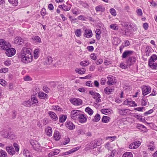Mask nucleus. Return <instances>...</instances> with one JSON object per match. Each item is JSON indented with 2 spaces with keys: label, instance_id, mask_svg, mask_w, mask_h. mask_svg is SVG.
<instances>
[{
  "label": "nucleus",
  "instance_id": "nucleus-61",
  "mask_svg": "<svg viewBox=\"0 0 157 157\" xmlns=\"http://www.w3.org/2000/svg\"><path fill=\"white\" fill-rule=\"evenodd\" d=\"M147 103V101L145 99L143 98L141 102V105L143 106H144L146 105Z\"/></svg>",
  "mask_w": 157,
  "mask_h": 157
},
{
  "label": "nucleus",
  "instance_id": "nucleus-41",
  "mask_svg": "<svg viewBox=\"0 0 157 157\" xmlns=\"http://www.w3.org/2000/svg\"><path fill=\"white\" fill-rule=\"evenodd\" d=\"M39 50L38 48L35 49L34 52V56L35 59H37L39 56Z\"/></svg>",
  "mask_w": 157,
  "mask_h": 157
},
{
  "label": "nucleus",
  "instance_id": "nucleus-20",
  "mask_svg": "<svg viewBox=\"0 0 157 157\" xmlns=\"http://www.w3.org/2000/svg\"><path fill=\"white\" fill-rule=\"evenodd\" d=\"M39 97L41 99H46L48 98V95L43 92H40L38 93Z\"/></svg>",
  "mask_w": 157,
  "mask_h": 157
},
{
  "label": "nucleus",
  "instance_id": "nucleus-52",
  "mask_svg": "<svg viewBox=\"0 0 157 157\" xmlns=\"http://www.w3.org/2000/svg\"><path fill=\"white\" fill-rule=\"evenodd\" d=\"M151 51V49L149 47H147L146 49V56H149V53Z\"/></svg>",
  "mask_w": 157,
  "mask_h": 157
},
{
  "label": "nucleus",
  "instance_id": "nucleus-18",
  "mask_svg": "<svg viewBox=\"0 0 157 157\" xmlns=\"http://www.w3.org/2000/svg\"><path fill=\"white\" fill-rule=\"evenodd\" d=\"M6 150L8 153L11 155L15 154V151L14 150L13 147L12 146H7L6 147Z\"/></svg>",
  "mask_w": 157,
  "mask_h": 157
},
{
  "label": "nucleus",
  "instance_id": "nucleus-22",
  "mask_svg": "<svg viewBox=\"0 0 157 157\" xmlns=\"http://www.w3.org/2000/svg\"><path fill=\"white\" fill-rule=\"evenodd\" d=\"M23 40L20 37H16L14 40V43L18 45H21L23 42Z\"/></svg>",
  "mask_w": 157,
  "mask_h": 157
},
{
  "label": "nucleus",
  "instance_id": "nucleus-7",
  "mask_svg": "<svg viewBox=\"0 0 157 157\" xmlns=\"http://www.w3.org/2000/svg\"><path fill=\"white\" fill-rule=\"evenodd\" d=\"M141 88L142 91V94L145 96L150 93L151 88L148 86L143 85L141 86Z\"/></svg>",
  "mask_w": 157,
  "mask_h": 157
},
{
  "label": "nucleus",
  "instance_id": "nucleus-35",
  "mask_svg": "<svg viewBox=\"0 0 157 157\" xmlns=\"http://www.w3.org/2000/svg\"><path fill=\"white\" fill-rule=\"evenodd\" d=\"M67 115H61L60 116L59 118V122L60 123L64 122L67 118Z\"/></svg>",
  "mask_w": 157,
  "mask_h": 157
},
{
  "label": "nucleus",
  "instance_id": "nucleus-29",
  "mask_svg": "<svg viewBox=\"0 0 157 157\" xmlns=\"http://www.w3.org/2000/svg\"><path fill=\"white\" fill-rule=\"evenodd\" d=\"M71 6V5L68 4L67 2L66 3V4L63 5V6H64L63 10L65 11H69L70 10Z\"/></svg>",
  "mask_w": 157,
  "mask_h": 157
},
{
  "label": "nucleus",
  "instance_id": "nucleus-44",
  "mask_svg": "<svg viewBox=\"0 0 157 157\" xmlns=\"http://www.w3.org/2000/svg\"><path fill=\"white\" fill-rule=\"evenodd\" d=\"M7 154L6 151L1 150L0 151V157H7Z\"/></svg>",
  "mask_w": 157,
  "mask_h": 157
},
{
  "label": "nucleus",
  "instance_id": "nucleus-36",
  "mask_svg": "<svg viewBox=\"0 0 157 157\" xmlns=\"http://www.w3.org/2000/svg\"><path fill=\"white\" fill-rule=\"evenodd\" d=\"M52 108L54 110L56 111L59 112L63 111L62 109L58 105H54L52 106Z\"/></svg>",
  "mask_w": 157,
  "mask_h": 157
},
{
  "label": "nucleus",
  "instance_id": "nucleus-55",
  "mask_svg": "<svg viewBox=\"0 0 157 157\" xmlns=\"http://www.w3.org/2000/svg\"><path fill=\"white\" fill-rule=\"evenodd\" d=\"M136 12L137 14V15L139 16H142L143 13L142 11V10L140 9H138L136 10Z\"/></svg>",
  "mask_w": 157,
  "mask_h": 157
},
{
  "label": "nucleus",
  "instance_id": "nucleus-34",
  "mask_svg": "<svg viewBox=\"0 0 157 157\" xmlns=\"http://www.w3.org/2000/svg\"><path fill=\"white\" fill-rule=\"evenodd\" d=\"M100 118L101 117L99 114L97 113L94 116V118L92 119V121L94 122H97L100 120Z\"/></svg>",
  "mask_w": 157,
  "mask_h": 157
},
{
  "label": "nucleus",
  "instance_id": "nucleus-1",
  "mask_svg": "<svg viewBox=\"0 0 157 157\" xmlns=\"http://www.w3.org/2000/svg\"><path fill=\"white\" fill-rule=\"evenodd\" d=\"M21 61L24 63H28L33 61V57L30 50L26 48H23L19 56Z\"/></svg>",
  "mask_w": 157,
  "mask_h": 157
},
{
  "label": "nucleus",
  "instance_id": "nucleus-48",
  "mask_svg": "<svg viewBox=\"0 0 157 157\" xmlns=\"http://www.w3.org/2000/svg\"><path fill=\"white\" fill-rule=\"evenodd\" d=\"M128 105L130 106H136L137 105L135 103V102L133 101H129L128 102Z\"/></svg>",
  "mask_w": 157,
  "mask_h": 157
},
{
  "label": "nucleus",
  "instance_id": "nucleus-27",
  "mask_svg": "<svg viewBox=\"0 0 157 157\" xmlns=\"http://www.w3.org/2000/svg\"><path fill=\"white\" fill-rule=\"evenodd\" d=\"M114 90V89L110 88L108 87H106L104 89V91L105 93L107 94H111L112 92H113Z\"/></svg>",
  "mask_w": 157,
  "mask_h": 157
},
{
  "label": "nucleus",
  "instance_id": "nucleus-57",
  "mask_svg": "<svg viewBox=\"0 0 157 157\" xmlns=\"http://www.w3.org/2000/svg\"><path fill=\"white\" fill-rule=\"evenodd\" d=\"M86 85L90 87H93V82L91 81H87L86 83Z\"/></svg>",
  "mask_w": 157,
  "mask_h": 157
},
{
  "label": "nucleus",
  "instance_id": "nucleus-9",
  "mask_svg": "<svg viewBox=\"0 0 157 157\" xmlns=\"http://www.w3.org/2000/svg\"><path fill=\"white\" fill-rule=\"evenodd\" d=\"M31 144L34 149L36 151H39L41 149V147L39 143L36 141H33Z\"/></svg>",
  "mask_w": 157,
  "mask_h": 157
},
{
  "label": "nucleus",
  "instance_id": "nucleus-21",
  "mask_svg": "<svg viewBox=\"0 0 157 157\" xmlns=\"http://www.w3.org/2000/svg\"><path fill=\"white\" fill-rule=\"evenodd\" d=\"M118 110L119 114L121 115H126L129 111V110L127 109H118Z\"/></svg>",
  "mask_w": 157,
  "mask_h": 157
},
{
  "label": "nucleus",
  "instance_id": "nucleus-23",
  "mask_svg": "<svg viewBox=\"0 0 157 157\" xmlns=\"http://www.w3.org/2000/svg\"><path fill=\"white\" fill-rule=\"evenodd\" d=\"M53 137L56 140H59L61 138V135L59 132L57 131L54 132L53 134Z\"/></svg>",
  "mask_w": 157,
  "mask_h": 157
},
{
  "label": "nucleus",
  "instance_id": "nucleus-46",
  "mask_svg": "<svg viewBox=\"0 0 157 157\" xmlns=\"http://www.w3.org/2000/svg\"><path fill=\"white\" fill-rule=\"evenodd\" d=\"M122 157H133V156L132 153L126 152L123 154Z\"/></svg>",
  "mask_w": 157,
  "mask_h": 157
},
{
  "label": "nucleus",
  "instance_id": "nucleus-60",
  "mask_svg": "<svg viewBox=\"0 0 157 157\" xmlns=\"http://www.w3.org/2000/svg\"><path fill=\"white\" fill-rule=\"evenodd\" d=\"M6 82L3 79H0V84L3 86L6 85Z\"/></svg>",
  "mask_w": 157,
  "mask_h": 157
},
{
  "label": "nucleus",
  "instance_id": "nucleus-32",
  "mask_svg": "<svg viewBox=\"0 0 157 157\" xmlns=\"http://www.w3.org/2000/svg\"><path fill=\"white\" fill-rule=\"evenodd\" d=\"M75 71L80 74H83L85 73L86 70L84 68L81 69L77 68L75 69Z\"/></svg>",
  "mask_w": 157,
  "mask_h": 157
},
{
  "label": "nucleus",
  "instance_id": "nucleus-38",
  "mask_svg": "<svg viewBox=\"0 0 157 157\" xmlns=\"http://www.w3.org/2000/svg\"><path fill=\"white\" fill-rule=\"evenodd\" d=\"M23 105L26 107H30L32 105L31 101L29 100L24 101L23 103Z\"/></svg>",
  "mask_w": 157,
  "mask_h": 157
},
{
  "label": "nucleus",
  "instance_id": "nucleus-17",
  "mask_svg": "<svg viewBox=\"0 0 157 157\" xmlns=\"http://www.w3.org/2000/svg\"><path fill=\"white\" fill-rule=\"evenodd\" d=\"M48 114L50 117L54 121H56L58 120V117L55 113L52 111H49L48 112Z\"/></svg>",
  "mask_w": 157,
  "mask_h": 157
},
{
  "label": "nucleus",
  "instance_id": "nucleus-11",
  "mask_svg": "<svg viewBox=\"0 0 157 157\" xmlns=\"http://www.w3.org/2000/svg\"><path fill=\"white\" fill-rule=\"evenodd\" d=\"M6 50V54L9 57L12 56L15 54L16 50L13 48H8V49H7Z\"/></svg>",
  "mask_w": 157,
  "mask_h": 157
},
{
  "label": "nucleus",
  "instance_id": "nucleus-64",
  "mask_svg": "<svg viewBox=\"0 0 157 157\" xmlns=\"http://www.w3.org/2000/svg\"><path fill=\"white\" fill-rule=\"evenodd\" d=\"M121 25L124 28H126L128 26L127 23L126 22H122Z\"/></svg>",
  "mask_w": 157,
  "mask_h": 157
},
{
  "label": "nucleus",
  "instance_id": "nucleus-45",
  "mask_svg": "<svg viewBox=\"0 0 157 157\" xmlns=\"http://www.w3.org/2000/svg\"><path fill=\"white\" fill-rule=\"evenodd\" d=\"M109 117L104 116L102 119V121L103 122L107 123L109 121Z\"/></svg>",
  "mask_w": 157,
  "mask_h": 157
},
{
  "label": "nucleus",
  "instance_id": "nucleus-47",
  "mask_svg": "<svg viewBox=\"0 0 157 157\" xmlns=\"http://www.w3.org/2000/svg\"><path fill=\"white\" fill-rule=\"evenodd\" d=\"M129 26L130 28L132 29L134 31H136L137 29V26L134 24H130L129 25Z\"/></svg>",
  "mask_w": 157,
  "mask_h": 157
},
{
  "label": "nucleus",
  "instance_id": "nucleus-56",
  "mask_svg": "<svg viewBox=\"0 0 157 157\" xmlns=\"http://www.w3.org/2000/svg\"><path fill=\"white\" fill-rule=\"evenodd\" d=\"M13 146L15 148L16 151H18L19 150V146L18 144L16 143H14Z\"/></svg>",
  "mask_w": 157,
  "mask_h": 157
},
{
  "label": "nucleus",
  "instance_id": "nucleus-43",
  "mask_svg": "<svg viewBox=\"0 0 157 157\" xmlns=\"http://www.w3.org/2000/svg\"><path fill=\"white\" fill-rule=\"evenodd\" d=\"M110 28L113 30H117L118 29V27L117 25V24H112L110 25Z\"/></svg>",
  "mask_w": 157,
  "mask_h": 157
},
{
  "label": "nucleus",
  "instance_id": "nucleus-26",
  "mask_svg": "<svg viewBox=\"0 0 157 157\" xmlns=\"http://www.w3.org/2000/svg\"><path fill=\"white\" fill-rule=\"evenodd\" d=\"M31 101H32L31 103L32 105H37L38 101L36 97L34 96L31 97Z\"/></svg>",
  "mask_w": 157,
  "mask_h": 157
},
{
  "label": "nucleus",
  "instance_id": "nucleus-49",
  "mask_svg": "<svg viewBox=\"0 0 157 157\" xmlns=\"http://www.w3.org/2000/svg\"><path fill=\"white\" fill-rule=\"evenodd\" d=\"M75 33L76 36L79 37L81 34V30L80 29H77L75 30Z\"/></svg>",
  "mask_w": 157,
  "mask_h": 157
},
{
  "label": "nucleus",
  "instance_id": "nucleus-31",
  "mask_svg": "<svg viewBox=\"0 0 157 157\" xmlns=\"http://www.w3.org/2000/svg\"><path fill=\"white\" fill-rule=\"evenodd\" d=\"M132 53V51H127L124 52L123 53L122 55V57L123 58H125L127 56L131 55Z\"/></svg>",
  "mask_w": 157,
  "mask_h": 157
},
{
  "label": "nucleus",
  "instance_id": "nucleus-40",
  "mask_svg": "<svg viewBox=\"0 0 157 157\" xmlns=\"http://www.w3.org/2000/svg\"><path fill=\"white\" fill-rule=\"evenodd\" d=\"M9 2L13 6H16L18 4L17 0H8Z\"/></svg>",
  "mask_w": 157,
  "mask_h": 157
},
{
  "label": "nucleus",
  "instance_id": "nucleus-51",
  "mask_svg": "<svg viewBox=\"0 0 157 157\" xmlns=\"http://www.w3.org/2000/svg\"><path fill=\"white\" fill-rule=\"evenodd\" d=\"M117 138L116 136H107L106 137V140H108L110 139V141H113L114 140Z\"/></svg>",
  "mask_w": 157,
  "mask_h": 157
},
{
  "label": "nucleus",
  "instance_id": "nucleus-33",
  "mask_svg": "<svg viewBox=\"0 0 157 157\" xmlns=\"http://www.w3.org/2000/svg\"><path fill=\"white\" fill-rule=\"evenodd\" d=\"M115 153V150L109 149L108 154V155L109 156H108V157H109V156H110L111 157H113Z\"/></svg>",
  "mask_w": 157,
  "mask_h": 157
},
{
  "label": "nucleus",
  "instance_id": "nucleus-58",
  "mask_svg": "<svg viewBox=\"0 0 157 157\" xmlns=\"http://www.w3.org/2000/svg\"><path fill=\"white\" fill-rule=\"evenodd\" d=\"M120 67L123 69H125L127 68V65H126L124 63H121L120 64Z\"/></svg>",
  "mask_w": 157,
  "mask_h": 157
},
{
  "label": "nucleus",
  "instance_id": "nucleus-10",
  "mask_svg": "<svg viewBox=\"0 0 157 157\" xmlns=\"http://www.w3.org/2000/svg\"><path fill=\"white\" fill-rule=\"evenodd\" d=\"M141 142L139 141H135L129 146V148L131 149H135L138 148L140 145Z\"/></svg>",
  "mask_w": 157,
  "mask_h": 157
},
{
  "label": "nucleus",
  "instance_id": "nucleus-13",
  "mask_svg": "<svg viewBox=\"0 0 157 157\" xmlns=\"http://www.w3.org/2000/svg\"><path fill=\"white\" fill-rule=\"evenodd\" d=\"M77 120L81 123H84L86 122L87 121V118L85 115L81 113L77 119Z\"/></svg>",
  "mask_w": 157,
  "mask_h": 157
},
{
  "label": "nucleus",
  "instance_id": "nucleus-62",
  "mask_svg": "<svg viewBox=\"0 0 157 157\" xmlns=\"http://www.w3.org/2000/svg\"><path fill=\"white\" fill-rule=\"evenodd\" d=\"M131 61V63L133 64L136 61V59L135 57H131L129 58V61Z\"/></svg>",
  "mask_w": 157,
  "mask_h": 157
},
{
  "label": "nucleus",
  "instance_id": "nucleus-6",
  "mask_svg": "<svg viewBox=\"0 0 157 157\" xmlns=\"http://www.w3.org/2000/svg\"><path fill=\"white\" fill-rule=\"evenodd\" d=\"M82 112L80 111L75 110L71 111V117L73 119L77 120Z\"/></svg>",
  "mask_w": 157,
  "mask_h": 157
},
{
  "label": "nucleus",
  "instance_id": "nucleus-37",
  "mask_svg": "<svg viewBox=\"0 0 157 157\" xmlns=\"http://www.w3.org/2000/svg\"><path fill=\"white\" fill-rule=\"evenodd\" d=\"M102 142V140L101 139H98L97 140H95L92 141V142H93V144H96L97 146L101 144Z\"/></svg>",
  "mask_w": 157,
  "mask_h": 157
},
{
  "label": "nucleus",
  "instance_id": "nucleus-3",
  "mask_svg": "<svg viewBox=\"0 0 157 157\" xmlns=\"http://www.w3.org/2000/svg\"><path fill=\"white\" fill-rule=\"evenodd\" d=\"M0 135L4 138L10 139H13L15 137L14 134L10 132H9L8 131L5 130L1 132Z\"/></svg>",
  "mask_w": 157,
  "mask_h": 157
},
{
  "label": "nucleus",
  "instance_id": "nucleus-59",
  "mask_svg": "<svg viewBox=\"0 0 157 157\" xmlns=\"http://www.w3.org/2000/svg\"><path fill=\"white\" fill-rule=\"evenodd\" d=\"M86 18V17H84L83 15H80L78 17V19L82 21H85Z\"/></svg>",
  "mask_w": 157,
  "mask_h": 157
},
{
  "label": "nucleus",
  "instance_id": "nucleus-53",
  "mask_svg": "<svg viewBox=\"0 0 157 157\" xmlns=\"http://www.w3.org/2000/svg\"><path fill=\"white\" fill-rule=\"evenodd\" d=\"M89 63L87 61H82L80 63V65L82 66H86L88 65Z\"/></svg>",
  "mask_w": 157,
  "mask_h": 157
},
{
  "label": "nucleus",
  "instance_id": "nucleus-19",
  "mask_svg": "<svg viewBox=\"0 0 157 157\" xmlns=\"http://www.w3.org/2000/svg\"><path fill=\"white\" fill-rule=\"evenodd\" d=\"M22 153L23 155L25 157H33L32 153L26 149L23 150Z\"/></svg>",
  "mask_w": 157,
  "mask_h": 157
},
{
  "label": "nucleus",
  "instance_id": "nucleus-25",
  "mask_svg": "<svg viewBox=\"0 0 157 157\" xmlns=\"http://www.w3.org/2000/svg\"><path fill=\"white\" fill-rule=\"evenodd\" d=\"M53 61L52 58L50 56H48L45 59L44 64L48 65L50 64Z\"/></svg>",
  "mask_w": 157,
  "mask_h": 157
},
{
  "label": "nucleus",
  "instance_id": "nucleus-39",
  "mask_svg": "<svg viewBox=\"0 0 157 157\" xmlns=\"http://www.w3.org/2000/svg\"><path fill=\"white\" fill-rule=\"evenodd\" d=\"M105 8L101 6H98L95 7V10L97 12L104 11L105 10Z\"/></svg>",
  "mask_w": 157,
  "mask_h": 157
},
{
  "label": "nucleus",
  "instance_id": "nucleus-2",
  "mask_svg": "<svg viewBox=\"0 0 157 157\" xmlns=\"http://www.w3.org/2000/svg\"><path fill=\"white\" fill-rule=\"evenodd\" d=\"M148 65L152 69H156L157 68V56L153 55L149 60Z\"/></svg>",
  "mask_w": 157,
  "mask_h": 157
},
{
  "label": "nucleus",
  "instance_id": "nucleus-54",
  "mask_svg": "<svg viewBox=\"0 0 157 157\" xmlns=\"http://www.w3.org/2000/svg\"><path fill=\"white\" fill-rule=\"evenodd\" d=\"M90 56V58L94 60H96L97 58V55L95 53L91 54Z\"/></svg>",
  "mask_w": 157,
  "mask_h": 157
},
{
  "label": "nucleus",
  "instance_id": "nucleus-4",
  "mask_svg": "<svg viewBox=\"0 0 157 157\" xmlns=\"http://www.w3.org/2000/svg\"><path fill=\"white\" fill-rule=\"evenodd\" d=\"M9 43L3 39L0 40V49L2 50H6L8 48L11 47Z\"/></svg>",
  "mask_w": 157,
  "mask_h": 157
},
{
  "label": "nucleus",
  "instance_id": "nucleus-15",
  "mask_svg": "<svg viewBox=\"0 0 157 157\" xmlns=\"http://www.w3.org/2000/svg\"><path fill=\"white\" fill-rule=\"evenodd\" d=\"M65 126L67 128L70 130L74 129L75 128V125L70 121H67L66 122Z\"/></svg>",
  "mask_w": 157,
  "mask_h": 157
},
{
  "label": "nucleus",
  "instance_id": "nucleus-50",
  "mask_svg": "<svg viewBox=\"0 0 157 157\" xmlns=\"http://www.w3.org/2000/svg\"><path fill=\"white\" fill-rule=\"evenodd\" d=\"M109 10L110 12L112 15L114 16H115L116 15L117 13L115 10L114 9L112 8L110 9Z\"/></svg>",
  "mask_w": 157,
  "mask_h": 157
},
{
  "label": "nucleus",
  "instance_id": "nucleus-12",
  "mask_svg": "<svg viewBox=\"0 0 157 157\" xmlns=\"http://www.w3.org/2000/svg\"><path fill=\"white\" fill-rule=\"evenodd\" d=\"M108 81L107 82V83L109 85H112L116 83V82L115 78L114 76L109 75L107 77Z\"/></svg>",
  "mask_w": 157,
  "mask_h": 157
},
{
  "label": "nucleus",
  "instance_id": "nucleus-63",
  "mask_svg": "<svg viewBox=\"0 0 157 157\" xmlns=\"http://www.w3.org/2000/svg\"><path fill=\"white\" fill-rule=\"evenodd\" d=\"M78 90L80 92L84 93L86 91V90L84 88L82 87L79 88L78 89Z\"/></svg>",
  "mask_w": 157,
  "mask_h": 157
},
{
  "label": "nucleus",
  "instance_id": "nucleus-14",
  "mask_svg": "<svg viewBox=\"0 0 157 157\" xmlns=\"http://www.w3.org/2000/svg\"><path fill=\"white\" fill-rule=\"evenodd\" d=\"M93 34L92 32L90 29H86L85 30V32L83 34L84 36L89 38L92 37Z\"/></svg>",
  "mask_w": 157,
  "mask_h": 157
},
{
  "label": "nucleus",
  "instance_id": "nucleus-16",
  "mask_svg": "<svg viewBox=\"0 0 157 157\" xmlns=\"http://www.w3.org/2000/svg\"><path fill=\"white\" fill-rule=\"evenodd\" d=\"M80 146H78L73 148V149L69 150L68 151L65 152L63 153L64 155H67L72 153H74L75 151L78 150L80 148Z\"/></svg>",
  "mask_w": 157,
  "mask_h": 157
},
{
  "label": "nucleus",
  "instance_id": "nucleus-42",
  "mask_svg": "<svg viewBox=\"0 0 157 157\" xmlns=\"http://www.w3.org/2000/svg\"><path fill=\"white\" fill-rule=\"evenodd\" d=\"M85 111L87 113L90 115H92L94 113V111L91 108L89 107H87L85 109Z\"/></svg>",
  "mask_w": 157,
  "mask_h": 157
},
{
  "label": "nucleus",
  "instance_id": "nucleus-5",
  "mask_svg": "<svg viewBox=\"0 0 157 157\" xmlns=\"http://www.w3.org/2000/svg\"><path fill=\"white\" fill-rule=\"evenodd\" d=\"M89 94L93 96L94 99L96 100L97 103L101 101V96L99 93L91 90L89 91Z\"/></svg>",
  "mask_w": 157,
  "mask_h": 157
},
{
  "label": "nucleus",
  "instance_id": "nucleus-24",
  "mask_svg": "<svg viewBox=\"0 0 157 157\" xmlns=\"http://www.w3.org/2000/svg\"><path fill=\"white\" fill-rule=\"evenodd\" d=\"M101 112L103 114L109 115L112 112L111 109H102L101 110Z\"/></svg>",
  "mask_w": 157,
  "mask_h": 157
},
{
  "label": "nucleus",
  "instance_id": "nucleus-8",
  "mask_svg": "<svg viewBox=\"0 0 157 157\" xmlns=\"http://www.w3.org/2000/svg\"><path fill=\"white\" fill-rule=\"evenodd\" d=\"M70 101L71 103L75 105H80L82 103V100L78 98H71Z\"/></svg>",
  "mask_w": 157,
  "mask_h": 157
},
{
  "label": "nucleus",
  "instance_id": "nucleus-28",
  "mask_svg": "<svg viewBox=\"0 0 157 157\" xmlns=\"http://www.w3.org/2000/svg\"><path fill=\"white\" fill-rule=\"evenodd\" d=\"M32 39L33 41L36 43H40L41 42V39L38 36H33L32 37Z\"/></svg>",
  "mask_w": 157,
  "mask_h": 157
},
{
  "label": "nucleus",
  "instance_id": "nucleus-30",
  "mask_svg": "<svg viewBox=\"0 0 157 157\" xmlns=\"http://www.w3.org/2000/svg\"><path fill=\"white\" fill-rule=\"evenodd\" d=\"M46 134L48 136H50L52 135V129L50 127H48L45 129Z\"/></svg>",
  "mask_w": 157,
  "mask_h": 157
}]
</instances>
